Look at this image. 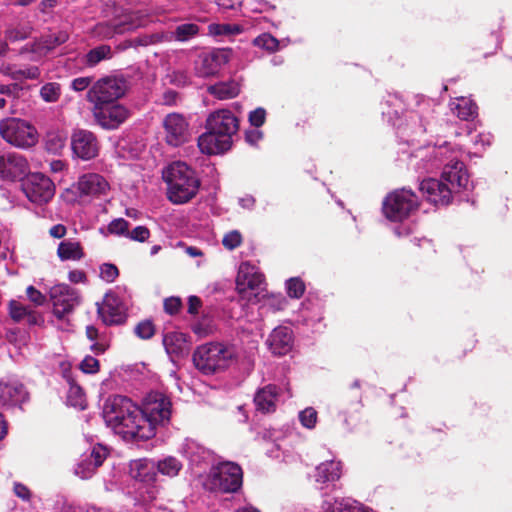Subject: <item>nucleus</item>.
Segmentation results:
<instances>
[{
  "label": "nucleus",
  "instance_id": "f704fd0d",
  "mask_svg": "<svg viewBox=\"0 0 512 512\" xmlns=\"http://www.w3.org/2000/svg\"><path fill=\"white\" fill-rule=\"evenodd\" d=\"M450 108L462 120H473L477 116V105L466 97L456 98L450 103Z\"/></svg>",
  "mask_w": 512,
  "mask_h": 512
},
{
  "label": "nucleus",
  "instance_id": "c03bdc74",
  "mask_svg": "<svg viewBox=\"0 0 512 512\" xmlns=\"http://www.w3.org/2000/svg\"><path fill=\"white\" fill-rule=\"evenodd\" d=\"M301 317L305 325L314 327L322 320V313L319 307L305 303L301 310Z\"/></svg>",
  "mask_w": 512,
  "mask_h": 512
},
{
  "label": "nucleus",
  "instance_id": "6ab92c4d",
  "mask_svg": "<svg viewBox=\"0 0 512 512\" xmlns=\"http://www.w3.org/2000/svg\"><path fill=\"white\" fill-rule=\"evenodd\" d=\"M181 453L195 474L201 475L202 470L214 465L213 453L195 440L186 439L181 446Z\"/></svg>",
  "mask_w": 512,
  "mask_h": 512
},
{
  "label": "nucleus",
  "instance_id": "e2e57ef3",
  "mask_svg": "<svg viewBox=\"0 0 512 512\" xmlns=\"http://www.w3.org/2000/svg\"><path fill=\"white\" fill-rule=\"evenodd\" d=\"M173 41L172 32H156L153 33L143 39L142 44H157L163 42H171Z\"/></svg>",
  "mask_w": 512,
  "mask_h": 512
},
{
  "label": "nucleus",
  "instance_id": "4d7b16f0",
  "mask_svg": "<svg viewBox=\"0 0 512 512\" xmlns=\"http://www.w3.org/2000/svg\"><path fill=\"white\" fill-rule=\"evenodd\" d=\"M209 34L213 36H227L233 35L240 31L239 27L231 24H216L212 23L208 27Z\"/></svg>",
  "mask_w": 512,
  "mask_h": 512
},
{
  "label": "nucleus",
  "instance_id": "ddd939ff",
  "mask_svg": "<svg viewBox=\"0 0 512 512\" xmlns=\"http://www.w3.org/2000/svg\"><path fill=\"white\" fill-rule=\"evenodd\" d=\"M126 81L123 78L107 76L96 81L87 92V99L94 108L110 105L126 93Z\"/></svg>",
  "mask_w": 512,
  "mask_h": 512
},
{
  "label": "nucleus",
  "instance_id": "1a4fd4ad",
  "mask_svg": "<svg viewBox=\"0 0 512 512\" xmlns=\"http://www.w3.org/2000/svg\"><path fill=\"white\" fill-rule=\"evenodd\" d=\"M406 122L397 124V134L407 144L419 141L426 132H432L430 119L432 110L429 101L419 104L418 110L409 111L406 114Z\"/></svg>",
  "mask_w": 512,
  "mask_h": 512
},
{
  "label": "nucleus",
  "instance_id": "4468645a",
  "mask_svg": "<svg viewBox=\"0 0 512 512\" xmlns=\"http://www.w3.org/2000/svg\"><path fill=\"white\" fill-rule=\"evenodd\" d=\"M236 288L241 298L248 302H258L264 290V275L255 265L243 262L238 269Z\"/></svg>",
  "mask_w": 512,
  "mask_h": 512
},
{
  "label": "nucleus",
  "instance_id": "7ed1b4c3",
  "mask_svg": "<svg viewBox=\"0 0 512 512\" xmlns=\"http://www.w3.org/2000/svg\"><path fill=\"white\" fill-rule=\"evenodd\" d=\"M163 179L167 184V195L171 202L183 204L196 196L200 180L195 171L186 163L177 161L163 171Z\"/></svg>",
  "mask_w": 512,
  "mask_h": 512
},
{
  "label": "nucleus",
  "instance_id": "603ef678",
  "mask_svg": "<svg viewBox=\"0 0 512 512\" xmlns=\"http://www.w3.org/2000/svg\"><path fill=\"white\" fill-rule=\"evenodd\" d=\"M298 418L303 427L313 429L316 426L318 414L313 407H307L299 412Z\"/></svg>",
  "mask_w": 512,
  "mask_h": 512
},
{
  "label": "nucleus",
  "instance_id": "72a5a7b5",
  "mask_svg": "<svg viewBox=\"0 0 512 512\" xmlns=\"http://www.w3.org/2000/svg\"><path fill=\"white\" fill-rule=\"evenodd\" d=\"M110 45L101 44L90 49L82 58V63L88 68L96 67L100 62L110 60L113 57Z\"/></svg>",
  "mask_w": 512,
  "mask_h": 512
},
{
  "label": "nucleus",
  "instance_id": "2f4dec72",
  "mask_svg": "<svg viewBox=\"0 0 512 512\" xmlns=\"http://www.w3.org/2000/svg\"><path fill=\"white\" fill-rule=\"evenodd\" d=\"M207 92L219 100H227L236 97L240 93V84L234 79L220 81L209 85Z\"/></svg>",
  "mask_w": 512,
  "mask_h": 512
},
{
  "label": "nucleus",
  "instance_id": "2eb2a0df",
  "mask_svg": "<svg viewBox=\"0 0 512 512\" xmlns=\"http://www.w3.org/2000/svg\"><path fill=\"white\" fill-rule=\"evenodd\" d=\"M22 190L31 203L40 206L50 202L55 195L54 183L42 173L28 175L22 184Z\"/></svg>",
  "mask_w": 512,
  "mask_h": 512
},
{
  "label": "nucleus",
  "instance_id": "473e14b6",
  "mask_svg": "<svg viewBox=\"0 0 512 512\" xmlns=\"http://www.w3.org/2000/svg\"><path fill=\"white\" fill-rule=\"evenodd\" d=\"M63 377L69 386L67 392V404L80 410H84L86 408V396L83 389L75 382L71 372L64 371Z\"/></svg>",
  "mask_w": 512,
  "mask_h": 512
},
{
  "label": "nucleus",
  "instance_id": "aec40b11",
  "mask_svg": "<svg viewBox=\"0 0 512 512\" xmlns=\"http://www.w3.org/2000/svg\"><path fill=\"white\" fill-rule=\"evenodd\" d=\"M29 172L27 159L16 152L0 154V180L16 181L22 179Z\"/></svg>",
  "mask_w": 512,
  "mask_h": 512
},
{
  "label": "nucleus",
  "instance_id": "0eeeda50",
  "mask_svg": "<svg viewBox=\"0 0 512 512\" xmlns=\"http://www.w3.org/2000/svg\"><path fill=\"white\" fill-rule=\"evenodd\" d=\"M461 149L449 144L447 154L442 164L441 180L446 182L452 193L468 190L470 187L469 174L462 161Z\"/></svg>",
  "mask_w": 512,
  "mask_h": 512
},
{
  "label": "nucleus",
  "instance_id": "864d4df0",
  "mask_svg": "<svg viewBox=\"0 0 512 512\" xmlns=\"http://www.w3.org/2000/svg\"><path fill=\"white\" fill-rule=\"evenodd\" d=\"M129 226V222L124 218H116L108 224L107 232L112 235L123 236L127 238Z\"/></svg>",
  "mask_w": 512,
  "mask_h": 512
},
{
  "label": "nucleus",
  "instance_id": "37998d69",
  "mask_svg": "<svg viewBox=\"0 0 512 512\" xmlns=\"http://www.w3.org/2000/svg\"><path fill=\"white\" fill-rule=\"evenodd\" d=\"M67 136L59 131L49 132L46 135L45 146L48 152L59 154L65 147Z\"/></svg>",
  "mask_w": 512,
  "mask_h": 512
},
{
  "label": "nucleus",
  "instance_id": "0e129e2a",
  "mask_svg": "<svg viewBox=\"0 0 512 512\" xmlns=\"http://www.w3.org/2000/svg\"><path fill=\"white\" fill-rule=\"evenodd\" d=\"M79 367L83 373L94 374L99 370V361L88 355L81 361Z\"/></svg>",
  "mask_w": 512,
  "mask_h": 512
},
{
  "label": "nucleus",
  "instance_id": "6e6552de",
  "mask_svg": "<svg viewBox=\"0 0 512 512\" xmlns=\"http://www.w3.org/2000/svg\"><path fill=\"white\" fill-rule=\"evenodd\" d=\"M131 295L125 286H116L105 294L103 304L98 307V314L105 325H120L127 318Z\"/></svg>",
  "mask_w": 512,
  "mask_h": 512
},
{
  "label": "nucleus",
  "instance_id": "49530a36",
  "mask_svg": "<svg viewBox=\"0 0 512 512\" xmlns=\"http://www.w3.org/2000/svg\"><path fill=\"white\" fill-rule=\"evenodd\" d=\"M287 304L285 297L282 295L263 296L261 309L265 312H277L283 310Z\"/></svg>",
  "mask_w": 512,
  "mask_h": 512
},
{
  "label": "nucleus",
  "instance_id": "774afa93",
  "mask_svg": "<svg viewBox=\"0 0 512 512\" xmlns=\"http://www.w3.org/2000/svg\"><path fill=\"white\" fill-rule=\"evenodd\" d=\"M26 293L29 300L37 306H42L46 302V296L34 286H28Z\"/></svg>",
  "mask_w": 512,
  "mask_h": 512
},
{
  "label": "nucleus",
  "instance_id": "a211bd4d",
  "mask_svg": "<svg viewBox=\"0 0 512 512\" xmlns=\"http://www.w3.org/2000/svg\"><path fill=\"white\" fill-rule=\"evenodd\" d=\"M49 296L53 304V314L58 319H63L79 304L77 291L67 284L54 285L49 290Z\"/></svg>",
  "mask_w": 512,
  "mask_h": 512
},
{
  "label": "nucleus",
  "instance_id": "a878e982",
  "mask_svg": "<svg viewBox=\"0 0 512 512\" xmlns=\"http://www.w3.org/2000/svg\"><path fill=\"white\" fill-rule=\"evenodd\" d=\"M136 27L137 23L133 21L132 16L129 14L110 21L97 23L92 29V34L99 39H111L117 34H123Z\"/></svg>",
  "mask_w": 512,
  "mask_h": 512
},
{
  "label": "nucleus",
  "instance_id": "dca6fc26",
  "mask_svg": "<svg viewBox=\"0 0 512 512\" xmlns=\"http://www.w3.org/2000/svg\"><path fill=\"white\" fill-rule=\"evenodd\" d=\"M231 57L230 49L216 48L200 53L194 61L195 75L201 78L215 76Z\"/></svg>",
  "mask_w": 512,
  "mask_h": 512
},
{
  "label": "nucleus",
  "instance_id": "5701e85b",
  "mask_svg": "<svg viewBox=\"0 0 512 512\" xmlns=\"http://www.w3.org/2000/svg\"><path fill=\"white\" fill-rule=\"evenodd\" d=\"M96 121L105 129H116L131 115L130 110L122 104L114 102L93 110Z\"/></svg>",
  "mask_w": 512,
  "mask_h": 512
},
{
  "label": "nucleus",
  "instance_id": "c85d7f7f",
  "mask_svg": "<svg viewBox=\"0 0 512 512\" xmlns=\"http://www.w3.org/2000/svg\"><path fill=\"white\" fill-rule=\"evenodd\" d=\"M280 391L281 389L274 384H268L260 388L254 396L256 409L264 413L275 411Z\"/></svg>",
  "mask_w": 512,
  "mask_h": 512
},
{
  "label": "nucleus",
  "instance_id": "de8ad7c7",
  "mask_svg": "<svg viewBox=\"0 0 512 512\" xmlns=\"http://www.w3.org/2000/svg\"><path fill=\"white\" fill-rule=\"evenodd\" d=\"M60 93V84L56 82L46 83L40 89V96L47 103L56 102L60 97Z\"/></svg>",
  "mask_w": 512,
  "mask_h": 512
},
{
  "label": "nucleus",
  "instance_id": "680f3d73",
  "mask_svg": "<svg viewBox=\"0 0 512 512\" xmlns=\"http://www.w3.org/2000/svg\"><path fill=\"white\" fill-rule=\"evenodd\" d=\"M107 456L108 450L101 444L93 446L91 453L88 455L97 467H100L103 464Z\"/></svg>",
  "mask_w": 512,
  "mask_h": 512
},
{
  "label": "nucleus",
  "instance_id": "13d9d810",
  "mask_svg": "<svg viewBox=\"0 0 512 512\" xmlns=\"http://www.w3.org/2000/svg\"><path fill=\"white\" fill-rule=\"evenodd\" d=\"M242 243V235L238 230L226 233L222 239L223 246L228 250H234Z\"/></svg>",
  "mask_w": 512,
  "mask_h": 512
},
{
  "label": "nucleus",
  "instance_id": "39448f33",
  "mask_svg": "<svg viewBox=\"0 0 512 512\" xmlns=\"http://www.w3.org/2000/svg\"><path fill=\"white\" fill-rule=\"evenodd\" d=\"M236 356L231 345L212 342L196 348L193 353L195 367L205 375H212L228 368Z\"/></svg>",
  "mask_w": 512,
  "mask_h": 512
},
{
  "label": "nucleus",
  "instance_id": "3c124183",
  "mask_svg": "<svg viewBox=\"0 0 512 512\" xmlns=\"http://www.w3.org/2000/svg\"><path fill=\"white\" fill-rule=\"evenodd\" d=\"M46 45L49 47V52H52L58 46L66 43L69 39V34L66 31H57L43 36Z\"/></svg>",
  "mask_w": 512,
  "mask_h": 512
},
{
  "label": "nucleus",
  "instance_id": "09e8293b",
  "mask_svg": "<svg viewBox=\"0 0 512 512\" xmlns=\"http://www.w3.org/2000/svg\"><path fill=\"white\" fill-rule=\"evenodd\" d=\"M253 43L268 52H275L279 49V40L269 33L260 34L254 39Z\"/></svg>",
  "mask_w": 512,
  "mask_h": 512
},
{
  "label": "nucleus",
  "instance_id": "c756f323",
  "mask_svg": "<svg viewBox=\"0 0 512 512\" xmlns=\"http://www.w3.org/2000/svg\"><path fill=\"white\" fill-rule=\"evenodd\" d=\"M131 476L142 483H150L156 477V463L149 459L135 460L130 465Z\"/></svg>",
  "mask_w": 512,
  "mask_h": 512
},
{
  "label": "nucleus",
  "instance_id": "c9c22d12",
  "mask_svg": "<svg viewBox=\"0 0 512 512\" xmlns=\"http://www.w3.org/2000/svg\"><path fill=\"white\" fill-rule=\"evenodd\" d=\"M381 105L383 117H386L387 121L395 126L396 120L400 118L403 110L402 99L398 95L389 94Z\"/></svg>",
  "mask_w": 512,
  "mask_h": 512
},
{
  "label": "nucleus",
  "instance_id": "f257e3e1",
  "mask_svg": "<svg viewBox=\"0 0 512 512\" xmlns=\"http://www.w3.org/2000/svg\"><path fill=\"white\" fill-rule=\"evenodd\" d=\"M103 418L115 434L128 442L142 439V421L140 407L130 398L114 395L107 398L103 406Z\"/></svg>",
  "mask_w": 512,
  "mask_h": 512
},
{
  "label": "nucleus",
  "instance_id": "a18cd8bd",
  "mask_svg": "<svg viewBox=\"0 0 512 512\" xmlns=\"http://www.w3.org/2000/svg\"><path fill=\"white\" fill-rule=\"evenodd\" d=\"M41 76V71L35 65H17L14 81L37 80Z\"/></svg>",
  "mask_w": 512,
  "mask_h": 512
},
{
  "label": "nucleus",
  "instance_id": "338daca9",
  "mask_svg": "<svg viewBox=\"0 0 512 512\" xmlns=\"http://www.w3.org/2000/svg\"><path fill=\"white\" fill-rule=\"evenodd\" d=\"M265 119L266 111L264 108L259 107L249 113V122L255 128L261 127L264 124Z\"/></svg>",
  "mask_w": 512,
  "mask_h": 512
},
{
  "label": "nucleus",
  "instance_id": "cd10ccee",
  "mask_svg": "<svg viewBox=\"0 0 512 512\" xmlns=\"http://www.w3.org/2000/svg\"><path fill=\"white\" fill-rule=\"evenodd\" d=\"M163 345L172 360L183 358L189 354L190 344L187 335L182 332L171 331L165 333Z\"/></svg>",
  "mask_w": 512,
  "mask_h": 512
},
{
  "label": "nucleus",
  "instance_id": "ea45409f",
  "mask_svg": "<svg viewBox=\"0 0 512 512\" xmlns=\"http://www.w3.org/2000/svg\"><path fill=\"white\" fill-rule=\"evenodd\" d=\"M156 463V470L163 475L174 477L182 469V463L173 456H167Z\"/></svg>",
  "mask_w": 512,
  "mask_h": 512
},
{
  "label": "nucleus",
  "instance_id": "6e6d98bb",
  "mask_svg": "<svg viewBox=\"0 0 512 512\" xmlns=\"http://www.w3.org/2000/svg\"><path fill=\"white\" fill-rule=\"evenodd\" d=\"M287 293L292 298H300L305 292V284L299 277H293L286 281Z\"/></svg>",
  "mask_w": 512,
  "mask_h": 512
},
{
  "label": "nucleus",
  "instance_id": "e433bc0d",
  "mask_svg": "<svg viewBox=\"0 0 512 512\" xmlns=\"http://www.w3.org/2000/svg\"><path fill=\"white\" fill-rule=\"evenodd\" d=\"M57 255L62 261H77L84 257L80 243L72 240H63L60 242L57 249Z\"/></svg>",
  "mask_w": 512,
  "mask_h": 512
},
{
  "label": "nucleus",
  "instance_id": "7c9ffc66",
  "mask_svg": "<svg viewBox=\"0 0 512 512\" xmlns=\"http://www.w3.org/2000/svg\"><path fill=\"white\" fill-rule=\"evenodd\" d=\"M342 475V464L340 461L328 460L320 463L315 470V480L318 483L326 484L335 482Z\"/></svg>",
  "mask_w": 512,
  "mask_h": 512
},
{
  "label": "nucleus",
  "instance_id": "9d476101",
  "mask_svg": "<svg viewBox=\"0 0 512 512\" xmlns=\"http://www.w3.org/2000/svg\"><path fill=\"white\" fill-rule=\"evenodd\" d=\"M450 143L443 145H425L414 150L408 157L407 166L419 176L441 168Z\"/></svg>",
  "mask_w": 512,
  "mask_h": 512
},
{
  "label": "nucleus",
  "instance_id": "8fccbe9b",
  "mask_svg": "<svg viewBox=\"0 0 512 512\" xmlns=\"http://www.w3.org/2000/svg\"><path fill=\"white\" fill-rule=\"evenodd\" d=\"M97 468L91 458L86 456L77 464L75 474L82 479H89L94 475Z\"/></svg>",
  "mask_w": 512,
  "mask_h": 512
},
{
  "label": "nucleus",
  "instance_id": "412c9836",
  "mask_svg": "<svg viewBox=\"0 0 512 512\" xmlns=\"http://www.w3.org/2000/svg\"><path fill=\"white\" fill-rule=\"evenodd\" d=\"M74 189L81 198H101L110 190L108 181L98 173H86L79 177Z\"/></svg>",
  "mask_w": 512,
  "mask_h": 512
},
{
  "label": "nucleus",
  "instance_id": "9b49d317",
  "mask_svg": "<svg viewBox=\"0 0 512 512\" xmlns=\"http://www.w3.org/2000/svg\"><path fill=\"white\" fill-rule=\"evenodd\" d=\"M418 208V198L415 193L406 188L397 189L388 194L383 200L384 216L392 222H403Z\"/></svg>",
  "mask_w": 512,
  "mask_h": 512
},
{
  "label": "nucleus",
  "instance_id": "f3484780",
  "mask_svg": "<svg viewBox=\"0 0 512 512\" xmlns=\"http://www.w3.org/2000/svg\"><path fill=\"white\" fill-rule=\"evenodd\" d=\"M164 140L167 145L179 147L189 141L191 136L187 119L179 113L167 114L163 121Z\"/></svg>",
  "mask_w": 512,
  "mask_h": 512
},
{
  "label": "nucleus",
  "instance_id": "052dcab7",
  "mask_svg": "<svg viewBox=\"0 0 512 512\" xmlns=\"http://www.w3.org/2000/svg\"><path fill=\"white\" fill-rule=\"evenodd\" d=\"M154 333V325L149 320L142 321L135 327V334L141 339H150Z\"/></svg>",
  "mask_w": 512,
  "mask_h": 512
},
{
  "label": "nucleus",
  "instance_id": "393cba45",
  "mask_svg": "<svg viewBox=\"0 0 512 512\" xmlns=\"http://www.w3.org/2000/svg\"><path fill=\"white\" fill-rule=\"evenodd\" d=\"M423 197L435 206H446L452 200V191L441 179L424 178L419 184Z\"/></svg>",
  "mask_w": 512,
  "mask_h": 512
},
{
  "label": "nucleus",
  "instance_id": "20e7f679",
  "mask_svg": "<svg viewBox=\"0 0 512 512\" xmlns=\"http://www.w3.org/2000/svg\"><path fill=\"white\" fill-rule=\"evenodd\" d=\"M141 410L142 439L148 440L155 436L159 426L169 423L172 413L170 398L161 392H150L144 398Z\"/></svg>",
  "mask_w": 512,
  "mask_h": 512
},
{
  "label": "nucleus",
  "instance_id": "79ce46f5",
  "mask_svg": "<svg viewBox=\"0 0 512 512\" xmlns=\"http://www.w3.org/2000/svg\"><path fill=\"white\" fill-rule=\"evenodd\" d=\"M143 488H139L140 498L137 499L135 506L137 507L136 512H153L152 501L156 499L157 490L155 487H145V492L142 491Z\"/></svg>",
  "mask_w": 512,
  "mask_h": 512
},
{
  "label": "nucleus",
  "instance_id": "423d86ee",
  "mask_svg": "<svg viewBox=\"0 0 512 512\" xmlns=\"http://www.w3.org/2000/svg\"><path fill=\"white\" fill-rule=\"evenodd\" d=\"M243 482L241 467L233 462H221L212 465L203 481L205 489L213 492L234 493Z\"/></svg>",
  "mask_w": 512,
  "mask_h": 512
},
{
  "label": "nucleus",
  "instance_id": "f03ea898",
  "mask_svg": "<svg viewBox=\"0 0 512 512\" xmlns=\"http://www.w3.org/2000/svg\"><path fill=\"white\" fill-rule=\"evenodd\" d=\"M207 131L198 138V147L208 155L228 151L233 143V136L239 130V120L229 109L212 112L206 120Z\"/></svg>",
  "mask_w": 512,
  "mask_h": 512
},
{
  "label": "nucleus",
  "instance_id": "f8f14e48",
  "mask_svg": "<svg viewBox=\"0 0 512 512\" xmlns=\"http://www.w3.org/2000/svg\"><path fill=\"white\" fill-rule=\"evenodd\" d=\"M0 136L17 148H30L38 141L34 126L19 118H5L0 121Z\"/></svg>",
  "mask_w": 512,
  "mask_h": 512
},
{
  "label": "nucleus",
  "instance_id": "a19ab883",
  "mask_svg": "<svg viewBox=\"0 0 512 512\" xmlns=\"http://www.w3.org/2000/svg\"><path fill=\"white\" fill-rule=\"evenodd\" d=\"M200 28L194 23H183L178 25L174 31H172L173 40L179 42H186L199 34Z\"/></svg>",
  "mask_w": 512,
  "mask_h": 512
},
{
  "label": "nucleus",
  "instance_id": "4be33fe9",
  "mask_svg": "<svg viewBox=\"0 0 512 512\" xmlns=\"http://www.w3.org/2000/svg\"><path fill=\"white\" fill-rule=\"evenodd\" d=\"M29 398L25 386L17 379H0V405L2 407H20Z\"/></svg>",
  "mask_w": 512,
  "mask_h": 512
},
{
  "label": "nucleus",
  "instance_id": "58836bf2",
  "mask_svg": "<svg viewBox=\"0 0 512 512\" xmlns=\"http://www.w3.org/2000/svg\"><path fill=\"white\" fill-rule=\"evenodd\" d=\"M9 315L15 322H20L24 318L28 317V322L31 324L36 323V316L29 307L21 304L16 300L9 302Z\"/></svg>",
  "mask_w": 512,
  "mask_h": 512
},
{
  "label": "nucleus",
  "instance_id": "5fc2aeb1",
  "mask_svg": "<svg viewBox=\"0 0 512 512\" xmlns=\"http://www.w3.org/2000/svg\"><path fill=\"white\" fill-rule=\"evenodd\" d=\"M30 34L31 28L29 26H17L7 29L5 37L11 42H16L27 39Z\"/></svg>",
  "mask_w": 512,
  "mask_h": 512
},
{
  "label": "nucleus",
  "instance_id": "bb28decb",
  "mask_svg": "<svg viewBox=\"0 0 512 512\" xmlns=\"http://www.w3.org/2000/svg\"><path fill=\"white\" fill-rule=\"evenodd\" d=\"M266 343L274 355H286L293 347L292 330L286 326L276 327L268 336Z\"/></svg>",
  "mask_w": 512,
  "mask_h": 512
},
{
  "label": "nucleus",
  "instance_id": "bf43d9fd",
  "mask_svg": "<svg viewBox=\"0 0 512 512\" xmlns=\"http://www.w3.org/2000/svg\"><path fill=\"white\" fill-rule=\"evenodd\" d=\"M119 275L118 268L111 263H104L100 266V278L107 283H112Z\"/></svg>",
  "mask_w": 512,
  "mask_h": 512
},
{
  "label": "nucleus",
  "instance_id": "69168bd1",
  "mask_svg": "<svg viewBox=\"0 0 512 512\" xmlns=\"http://www.w3.org/2000/svg\"><path fill=\"white\" fill-rule=\"evenodd\" d=\"M149 236L150 231L146 226H137L127 234V238L138 242H145Z\"/></svg>",
  "mask_w": 512,
  "mask_h": 512
},
{
  "label": "nucleus",
  "instance_id": "b1692460",
  "mask_svg": "<svg viewBox=\"0 0 512 512\" xmlns=\"http://www.w3.org/2000/svg\"><path fill=\"white\" fill-rule=\"evenodd\" d=\"M73 154L82 159L90 160L99 153V143L96 136L88 130L76 129L71 136Z\"/></svg>",
  "mask_w": 512,
  "mask_h": 512
},
{
  "label": "nucleus",
  "instance_id": "4c0bfd02",
  "mask_svg": "<svg viewBox=\"0 0 512 512\" xmlns=\"http://www.w3.org/2000/svg\"><path fill=\"white\" fill-rule=\"evenodd\" d=\"M28 53L31 54L29 57L31 61H40L50 53L43 36L34 40L32 43L25 44L19 51L20 55Z\"/></svg>",
  "mask_w": 512,
  "mask_h": 512
}]
</instances>
